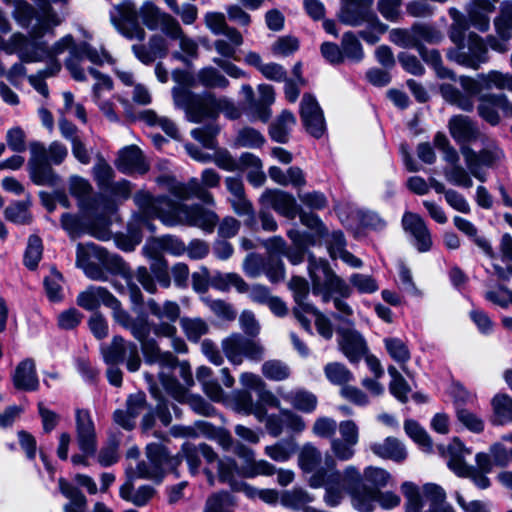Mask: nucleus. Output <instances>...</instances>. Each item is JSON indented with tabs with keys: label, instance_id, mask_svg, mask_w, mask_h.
<instances>
[{
	"label": "nucleus",
	"instance_id": "nucleus-1",
	"mask_svg": "<svg viewBox=\"0 0 512 512\" xmlns=\"http://www.w3.org/2000/svg\"><path fill=\"white\" fill-rule=\"evenodd\" d=\"M134 201L141 211L135 215L129 226V233L115 236L116 246L126 252L133 251L142 241L141 229L147 227L153 231L150 218H158L167 226L188 225L212 232L218 222V216L210 209L200 205L176 203L166 196L154 198L149 193L138 192Z\"/></svg>",
	"mask_w": 512,
	"mask_h": 512
},
{
	"label": "nucleus",
	"instance_id": "nucleus-2",
	"mask_svg": "<svg viewBox=\"0 0 512 512\" xmlns=\"http://www.w3.org/2000/svg\"><path fill=\"white\" fill-rule=\"evenodd\" d=\"M69 51V56L65 61V67L69 71L71 77L78 82L87 80V74L95 79L92 87V98L104 116L111 122H117L119 117L114 110V104L104 98L105 92H111L113 83L109 76L102 74L97 69L87 66L89 61L93 65H103L110 62V55L104 50H97L86 42L75 44L71 35H66L57 41L50 50L38 48L37 50L26 53L22 56L25 62H37L46 57H54Z\"/></svg>",
	"mask_w": 512,
	"mask_h": 512
},
{
	"label": "nucleus",
	"instance_id": "nucleus-3",
	"mask_svg": "<svg viewBox=\"0 0 512 512\" xmlns=\"http://www.w3.org/2000/svg\"><path fill=\"white\" fill-rule=\"evenodd\" d=\"M329 470H319L311 478L312 488L325 489L323 501L329 507L338 506L345 495L351 497L352 506L360 512H372L376 506L377 489L368 488L362 484V475L353 465L343 471L336 469V461L326 459Z\"/></svg>",
	"mask_w": 512,
	"mask_h": 512
},
{
	"label": "nucleus",
	"instance_id": "nucleus-4",
	"mask_svg": "<svg viewBox=\"0 0 512 512\" xmlns=\"http://www.w3.org/2000/svg\"><path fill=\"white\" fill-rule=\"evenodd\" d=\"M309 274L313 294L321 296L324 303L333 300L339 319H345L353 314L351 306L342 299L351 296L352 288L331 269L326 260L310 256Z\"/></svg>",
	"mask_w": 512,
	"mask_h": 512
},
{
	"label": "nucleus",
	"instance_id": "nucleus-5",
	"mask_svg": "<svg viewBox=\"0 0 512 512\" xmlns=\"http://www.w3.org/2000/svg\"><path fill=\"white\" fill-rule=\"evenodd\" d=\"M459 82L466 94H462L450 84L441 85L440 92L447 102L456 105L464 111L473 110V97L479 95L483 90L496 88L499 90L506 89L512 92V74L497 70L479 74L477 78L461 76Z\"/></svg>",
	"mask_w": 512,
	"mask_h": 512
},
{
	"label": "nucleus",
	"instance_id": "nucleus-6",
	"mask_svg": "<svg viewBox=\"0 0 512 512\" xmlns=\"http://www.w3.org/2000/svg\"><path fill=\"white\" fill-rule=\"evenodd\" d=\"M172 94L175 106L183 109L191 122H201L205 118L214 117L218 112H222L229 119H237L241 115L234 102L224 97L217 99L211 93L194 94L177 87Z\"/></svg>",
	"mask_w": 512,
	"mask_h": 512
},
{
	"label": "nucleus",
	"instance_id": "nucleus-7",
	"mask_svg": "<svg viewBox=\"0 0 512 512\" xmlns=\"http://www.w3.org/2000/svg\"><path fill=\"white\" fill-rule=\"evenodd\" d=\"M158 7L150 2H146L138 12L135 5L127 0L114 7L110 12L112 23L119 32L128 39L144 40L145 31L137 23L138 16L150 30H156L159 27L160 18L164 15Z\"/></svg>",
	"mask_w": 512,
	"mask_h": 512
},
{
	"label": "nucleus",
	"instance_id": "nucleus-8",
	"mask_svg": "<svg viewBox=\"0 0 512 512\" xmlns=\"http://www.w3.org/2000/svg\"><path fill=\"white\" fill-rule=\"evenodd\" d=\"M104 362L110 367L107 369V378L110 384L119 387L122 384V371L117 367L119 363H126L130 372H136L141 366L138 346L125 341L121 336H114L109 345L101 347Z\"/></svg>",
	"mask_w": 512,
	"mask_h": 512
},
{
	"label": "nucleus",
	"instance_id": "nucleus-9",
	"mask_svg": "<svg viewBox=\"0 0 512 512\" xmlns=\"http://www.w3.org/2000/svg\"><path fill=\"white\" fill-rule=\"evenodd\" d=\"M401 490L407 500L406 512H421L424 500L428 502V508L424 512H456L453 506L446 502V493L439 485L425 484L420 494L417 486L405 482Z\"/></svg>",
	"mask_w": 512,
	"mask_h": 512
},
{
	"label": "nucleus",
	"instance_id": "nucleus-10",
	"mask_svg": "<svg viewBox=\"0 0 512 512\" xmlns=\"http://www.w3.org/2000/svg\"><path fill=\"white\" fill-rule=\"evenodd\" d=\"M441 455L447 458V465L457 476L470 478L479 489H487L490 486V480L486 473L477 471L476 468L469 466L465 458L472 454V450L466 447L463 442L455 437L447 447H438Z\"/></svg>",
	"mask_w": 512,
	"mask_h": 512
},
{
	"label": "nucleus",
	"instance_id": "nucleus-11",
	"mask_svg": "<svg viewBox=\"0 0 512 512\" xmlns=\"http://www.w3.org/2000/svg\"><path fill=\"white\" fill-rule=\"evenodd\" d=\"M483 148L476 152L470 146H462L460 152L464 158L467 169L473 177L481 182L486 181L483 167L493 168L504 159V152L498 144L487 137H482Z\"/></svg>",
	"mask_w": 512,
	"mask_h": 512
},
{
	"label": "nucleus",
	"instance_id": "nucleus-12",
	"mask_svg": "<svg viewBox=\"0 0 512 512\" xmlns=\"http://www.w3.org/2000/svg\"><path fill=\"white\" fill-rule=\"evenodd\" d=\"M220 179L214 169L208 168L202 171L201 180L191 178L187 183L177 182L171 186L170 192L181 201L196 197L205 204L214 205L213 195L207 189L218 187Z\"/></svg>",
	"mask_w": 512,
	"mask_h": 512
},
{
	"label": "nucleus",
	"instance_id": "nucleus-13",
	"mask_svg": "<svg viewBox=\"0 0 512 512\" xmlns=\"http://www.w3.org/2000/svg\"><path fill=\"white\" fill-rule=\"evenodd\" d=\"M76 441L82 454H75L71 461L74 465L88 466L87 457L94 456L97 450V434L95 424L88 410L75 411Z\"/></svg>",
	"mask_w": 512,
	"mask_h": 512
},
{
	"label": "nucleus",
	"instance_id": "nucleus-14",
	"mask_svg": "<svg viewBox=\"0 0 512 512\" xmlns=\"http://www.w3.org/2000/svg\"><path fill=\"white\" fill-rule=\"evenodd\" d=\"M487 40L476 33H469L467 39L458 47L448 50L447 58L457 64L477 70L489 59Z\"/></svg>",
	"mask_w": 512,
	"mask_h": 512
},
{
	"label": "nucleus",
	"instance_id": "nucleus-15",
	"mask_svg": "<svg viewBox=\"0 0 512 512\" xmlns=\"http://www.w3.org/2000/svg\"><path fill=\"white\" fill-rule=\"evenodd\" d=\"M222 350L233 365H240L243 358L260 361L264 356L263 346L255 341L245 338L239 333H233L221 342Z\"/></svg>",
	"mask_w": 512,
	"mask_h": 512
},
{
	"label": "nucleus",
	"instance_id": "nucleus-16",
	"mask_svg": "<svg viewBox=\"0 0 512 512\" xmlns=\"http://www.w3.org/2000/svg\"><path fill=\"white\" fill-rule=\"evenodd\" d=\"M146 305L149 312L159 320V323L152 326L153 333L158 337H173L177 333L175 323L181 312L179 304L170 300L160 304L149 299Z\"/></svg>",
	"mask_w": 512,
	"mask_h": 512
},
{
	"label": "nucleus",
	"instance_id": "nucleus-17",
	"mask_svg": "<svg viewBox=\"0 0 512 512\" xmlns=\"http://www.w3.org/2000/svg\"><path fill=\"white\" fill-rule=\"evenodd\" d=\"M30 159L28 161L29 173L32 181L37 185L54 186L59 181V176L47 160L46 147L39 141L29 144Z\"/></svg>",
	"mask_w": 512,
	"mask_h": 512
},
{
	"label": "nucleus",
	"instance_id": "nucleus-18",
	"mask_svg": "<svg viewBox=\"0 0 512 512\" xmlns=\"http://www.w3.org/2000/svg\"><path fill=\"white\" fill-rule=\"evenodd\" d=\"M496 35H488L489 47L498 52L505 53L509 50L508 41L512 37V1H504L500 4V13L494 19Z\"/></svg>",
	"mask_w": 512,
	"mask_h": 512
},
{
	"label": "nucleus",
	"instance_id": "nucleus-19",
	"mask_svg": "<svg viewBox=\"0 0 512 512\" xmlns=\"http://www.w3.org/2000/svg\"><path fill=\"white\" fill-rule=\"evenodd\" d=\"M300 117L306 131L315 138H320L326 131L323 111L316 98L309 93L303 95L300 102Z\"/></svg>",
	"mask_w": 512,
	"mask_h": 512
},
{
	"label": "nucleus",
	"instance_id": "nucleus-20",
	"mask_svg": "<svg viewBox=\"0 0 512 512\" xmlns=\"http://www.w3.org/2000/svg\"><path fill=\"white\" fill-rule=\"evenodd\" d=\"M147 462H140L137 465V474L141 478L160 481L166 465L172 461L165 448L157 443L146 447Z\"/></svg>",
	"mask_w": 512,
	"mask_h": 512
},
{
	"label": "nucleus",
	"instance_id": "nucleus-21",
	"mask_svg": "<svg viewBox=\"0 0 512 512\" xmlns=\"http://www.w3.org/2000/svg\"><path fill=\"white\" fill-rule=\"evenodd\" d=\"M160 382L169 395L178 402H188L196 413L204 416H210L214 413V408L208 402L200 396L189 395L187 390L174 377H169L162 372Z\"/></svg>",
	"mask_w": 512,
	"mask_h": 512
},
{
	"label": "nucleus",
	"instance_id": "nucleus-22",
	"mask_svg": "<svg viewBox=\"0 0 512 512\" xmlns=\"http://www.w3.org/2000/svg\"><path fill=\"white\" fill-rule=\"evenodd\" d=\"M260 202L264 207L274 209L278 214L293 220L299 213V207L294 196L278 189H266Z\"/></svg>",
	"mask_w": 512,
	"mask_h": 512
},
{
	"label": "nucleus",
	"instance_id": "nucleus-23",
	"mask_svg": "<svg viewBox=\"0 0 512 512\" xmlns=\"http://www.w3.org/2000/svg\"><path fill=\"white\" fill-rule=\"evenodd\" d=\"M140 345L145 361L149 364H159V375L164 372L167 376L173 377L171 375V371L177 365V358L171 352H162L157 341L150 336L143 341H140Z\"/></svg>",
	"mask_w": 512,
	"mask_h": 512
},
{
	"label": "nucleus",
	"instance_id": "nucleus-24",
	"mask_svg": "<svg viewBox=\"0 0 512 512\" xmlns=\"http://www.w3.org/2000/svg\"><path fill=\"white\" fill-rule=\"evenodd\" d=\"M448 126L452 138L460 145V148L469 146V143L483 137L477 124L467 116L452 117Z\"/></svg>",
	"mask_w": 512,
	"mask_h": 512
},
{
	"label": "nucleus",
	"instance_id": "nucleus-25",
	"mask_svg": "<svg viewBox=\"0 0 512 512\" xmlns=\"http://www.w3.org/2000/svg\"><path fill=\"white\" fill-rule=\"evenodd\" d=\"M289 287L293 292L296 307L293 312L300 324L305 330H310V321L304 315L305 311H314V306L307 302L309 287L307 281L298 276L292 277Z\"/></svg>",
	"mask_w": 512,
	"mask_h": 512
},
{
	"label": "nucleus",
	"instance_id": "nucleus-26",
	"mask_svg": "<svg viewBox=\"0 0 512 512\" xmlns=\"http://www.w3.org/2000/svg\"><path fill=\"white\" fill-rule=\"evenodd\" d=\"M14 6V10L12 12V16L15 21L23 28H28L32 20L36 19V24L32 27L30 31V35L37 39L42 37L47 32L51 31L53 28L44 29L38 25V9L37 7H33L26 0H12L9 5Z\"/></svg>",
	"mask_w": 512,
	"mask_h": 512
},
{
	"label": "nucleus",
	"instance_id": "nucleus-27",
	"mask_svg": "<svg viewBox=\"0 0 512 512\" xmlns=\"http://www.w3.org/2000/svg\"><path fill=\"white\" fill-rule=\"evenodd\" d=\"M404 230L414 238V246L420 252H426L431 248L432 239L424 220L417 214L405 213L402 218Z\"/></svg>",
	"mask_w": 512,
	"mask_h": 512
},
{
	"label": "nucleus",
	"instance_id": "nucleus-28",
	"mask_svg": "<svg viewBox=\"0 0 512 512\" xmlns=\"http://www.w3.org/2000/svg\"><path fill=\"white\" fill-rule=\"evenodd\" d=\"M507 96L505 94H483L479 97L478 114L490 125L495 126L500 122L498 110L506 113Z\"/></svg>",
	"mask_w": 512,
	"mask_h": 512
},
{
	"label": "nucleus",
	"instance_id": "nucleus-29",
	"mask_svg": "<svg viewBox=\"0 0 512 512\" xmlns=\"http://www.w3.org/2000/svg\"><path fill=\"white\" fill-rule=\"evenodd\" d=\"M146 408V398L143 393L131 395L127 399L126 410L118 409L113 414L116 424L126 430H131L135 426L136 418Z\"/></svg>",
	"mask_w": 512,
	"mask_h": 512
},
{
	"label": "nucleus",
	"instance_id": "nucleus-30",
	"mask_svg": "<svg viewBox=\"0 0 512 512\" xmlns=\"http://www.w3.org/2000/svg\"><path fill=\"white\" fill-rule=\"evenodd\" d=\"M77 304L85 310L94 311L101 305L108 308L110 305H115L116 297L104 287L90 286L77 296Z\"/></svg>",
	"mask_w": 512,
	"mask_h": 512
},
{
	"label": "nucleus",
	"instance_id": "nucleus-31",
	"mask_svg": "<svg viewBox=\"0 0 512 512\" xmlns=\"http://www.w3.org/2000/svg\"><path fill=\"white\" fill-rule=\"evenodd\" d=\"M237 454L246 460L245 465L240 468L239 476L243 478H255L257 476H271L276 472L274 465L266 460H255L254 452L251 449L240 447Z\"/></svg>",
	"mask_w": 512,
	"mask_h": 512
},
{
	"label": "nucleus",
	"instance_id": "nucleus-32",
	"mask_svg": "<svg viewBox=\"0 0 512 512\" xmlns=\"http://www.w3.org/2000/svg\"><path fill=\"white\" fill-rule=\"evenodd\" d=\"M116 166L124 173L143 174L148 170L141 150L135 145L124 147L119 151Z\"/></svg>",
	"mask_w": 512,
	"mask_h": 512
},
{
	"label": "nucleus",
	"instance_id": "nucleus-33",
	"mask_svg": "<svg viewBox=\"0 0 512 512\" xmlns=\"http://www.w3.org/2000/svg\"><path fill=\"white\" fill-rule=\"evenodd\" d=\"M495 5L490 0H471L466 6L470 23L479 31L485 32L490 27V14Z\"/></svg>",
	"mask_w": 512,
	"mask_h": 512
},
{
	"label": "nucleus",
	"instance_id": "nucleus-34",
	"mask_svg": "<svg viewBox=\"0 0 512 512\" xmlns=\"http://www.w3.org/2000/svg\"><path fill=\"white\" fill-rule=\"evenodd\" d=\"M12 380L15 388L19 390H37L39 380L36 374L35 362L29 358L21 361L15 368Z\"/></svg>",
	"mask_w": 512,
	"mask_h": 512
},
{
	"label": "nucleus",
	"instance_id": "nucleus-35",
	"mask_svg": "<svg viewBox=\"0 0 512 512\" xmlns=\"http://www.w3.org/2000/svg\"><path fill=\"white\" fill-rule=\"evenodd\" d=\"M114 257L117 256L110 255L105 249L93 243L78 244L76 251V265L83 270L95 262V260H99L103 263H113L116 266Z\"/></svg>",
	"mask_w": 512,
	"mask_h": 512
},
{
	"label": "nucleus",
	"instance_id": "nucleus-36",
	"mask_svg": "<svg viewBox=\"0 0 512 512\" xmlns=\"http://www.w3.org/2000/svg\"><path fill=\"white\" fill-rule=\"evenodd\" d=\"M370 449L378 457L395 462H402L407 457L405 446L394 437H387L382 442L372 443Z\"/></svg>",
	"mask_w": 512,
	"mask_h": 512
},
{
	"label": "nucleus",
	"instance_id": "nucleus-37",
	"mask_svg": "<svg viewBox=\"0 0 512 512\" xmlns=\"http://www.w3.org/2000/svg\"><path fill=\"white\" fill-rule=\"evenodd\" d=\"M340 347L351 362H357L366 352L365 340L362 335L355 330H347L342 333Z\"/></svg>",
	"mask_w": 512,
	"mask_h": 512
},
{
	"label": "nucleus",
	"instance_id": "nucleus-38",
	"mask_svg": "<svg viewBox=\"0 0 512 512\" xmlns=\"http://www.w3.org/2000/svg\"><path fill=\"white\" fill-rule=\"evenodd\" d=\"M327 458H331L335 461V459L331 456L326 455L325 460ZM322 461V454L318 448H316L312 443H306L302 446L298 456V464L301 470L305 473H312L310 478L322 468H319V465ZM326 468L323 470H329L327 464L325 463Z\"/></svg>",
	"mask_w": 512,
	"mask_h": 512
},
{
	"label": "nucleus",
	"instance_id": "nucleus-39",
	"mask_svg": "<svg viewBox=\"0 0 512 512\" xmlns=\"http://www.w3.org/2000/svg\"><path fill=\"white\" fill-rule=\"evenodd\" d=\"M340 11V20L350 26H359L365 18V10L373 3V0H343Z\"/></svg>",
	"mask_w": 512,
	"mask_h": 512
},
{
	"label": "nucleus",
	"instance_id": "nucleus-40",
	"mask_svg": "<svg viewBox=\"0 0 512 512\" xmlns=\"http://www.w3.org/2000/svg\"><path fill=\"white\" fill-rule=\"evenodd\" d=\"M38 9V25L44 29L55 28L62 22V17L52 5L65 4L67 0H31Z\"/></svg>",
	"mask_w": 512,
	"mask_h": 512
},
{
	"label": "nucleus",
	"instance_id": "nucleus-41",
	"mask_svg": "<svg viewBox=\"0 0 512 512\" xmlns=\"http://www.w3.org/2000/svg\"><path fill=\"white\" fill-rule=\"evenodd\" d=\"M278 394L295 409L302 412L310 413L314 411L317 406V397L313 393L303 389L289 392L279 389Z\"/></svg>",
	"mask_w": 512,
	"mask_h": 512
},
{
	"label": "nucleus",
	"instance_id": "nucleus-42",
	"mask_svg": "<svg viewBox=\"0 0 512 512\" xmlns=\"http://www.w3.org/2000/svg\"><path fill=\"white\" fill-rule=\"evenodd\" d=\"M257 91L259 94V98L255 99V106L252 109V115L266 122L271 116L270 106L275 101V91L274 88L269 84H260L257 87Z\"/></svg>",
	"mask_w": 512,
	"mask_h": 512
},
{
	"label": "nucleus",
	"instance_id": "nucleus-43",
	"mask_svg": "<svg viewBox=\"0 0 512 512\" xmlns=\"http://www.w3.org/2000/svg\"><path fill=\"white\" fill-rule=\"evenodd\" d=\"M240 469L235 460L231 458L221 459L218 461V478L222 483L230 486L234 492H242L244 485L247 482L236 479L239 476Z\"/></svg>",
	"mask_w": 512,
	"mask_h": 512
},
{
	"label": "nucleus",
	"instance_id": "nucleus-44",
	"mask_svg": "<svg viewBox=\"0 0 512 512\" xmlns=\"http://www.w3.org/2000/svg\"><path fill=\"white\" fill-rule=\"evenodd\" d=\"M234 409L238 413L254 415L258 421L263 422L266 410L259 403H255L248 391L240 390L234 393Z\"/></svg>",
	"mask_w": 512,
	"mask_h": 512
},
{
	"label": "nucleus",
	"instance_id": "nucleus-45",
	"mask_svg": "<svg viewBox=\"0 0 512 512\" xmlns=\"http://www.w3.org/2000/svg\"><path fill=\"white\" fill-rule=\"evenodd\" d=\"M210 286L222 292L228 291L231 287H234L239 293L248 291V284L237 273L216 271L211 275Z\"/></svg>",
	"mask_w": 512,
	"mask_h": 512
},
{
	"label": "nucleus",
	"instance_id": "nucleus-46",
	"mask_svg": "<svg viewBox=\"0 0 512 512\" xmlns=\"http://www.w3.org/2000/svg\"><path fill=\"white\" fill-rule=\"evenodd\" d=\"M295 124L296 118L294 114L284 110L270 126L269 133L271 138L278 143H286L288 135Z\"/></svg>",
	"mask_w": 512,
	"mask_h": 512
},
{
	"label": "nucleus",
	"instance_id": "nucleus-47",
	"mask_svg": "<svg viewBox=\"0 0 512 512\" xmlns=\"http://www.w3.org/2000/svg\"><path fill=\"white\" fill-rule=\"evenodd\" d=\"M120 497L136 506H144L154 495V489L148 485L134 489L130 481H126L119 491Z\"/></svg>",
	"mask_w": 512,
	"mask_h": 512
},
{
	"label": "nucleus",
	"instance_id": "nucleus-48",
	"mask_svg": "<svg viewBox=\"0 0 512 512\" xmlns=\"http://www.w3.org/2000/svg\"><path fill=\"white\" fill-rule=\"evenodd\" d=\"M223 35L227 38V40H216L214 42L215 50L222 57L236 59V50L243 44V37L241 33L236 29H229L227 30V33Z\"/></svg>",
	"mask_w": 512,
	"mask_h": 512
},
{
	"label": "nucleus",
	"instance_id": "nucleus-49",
	"mask_svg": "<svg viewBox=\"0 0 512 512\" xmlns=\"http://www.w3.org/2000/svg\"><path fill=\"white\" fill-rule=\"evenodd\" d=\"M59 490L71 501L69 504L65 505V512H83V508H85L86 505V498L76 487L65 479L60 478Z\"/></svg>",
	"mask_w": 512,
	"mask_h": 512
},
{
	"label": "nucleus",
	"instance_id": "nucleus-50",
	"mask_svg": "<svg viewBox=\"0 0 512 512\" xmlns=\"http://www.w3.org/2000/svg\"><path fill=\"white\" fill-rule=\"evenodd\" d=\"M324 374L327 380L337 386H347L354 380L352 372L342 363L330 362L324 366Z\"/></svg>",
	"mask_w": 512,
	"mask_h": 512
},
{
	"label": "nucleus",
	"instance_id": "nucleus-51",
	"mask_svg": "<svg viewBox=\"0 0 512 512\" xmlns=\"http://www.w3.org/2000/svg\"><path fill=\"white\" fill-rule=\"evenodd\" d=\"M391 381L389 383L390 393L400 402L406 403L408 401V395L411 393V387L398 371V369L390 365L387 369Z\"/></svg>",
	"mask_w": 512,
	"mask_h": 512
},
{
	"label": "nucleus",
	"instance_id": "nucleus-52",
	"mask_svg": "<svg viewBox=\"0 0 512 512\" xmlns=\"http://www.w3.org/2000/svg\"><path fill=\"white\" fill-rule=\"evenodd\" d=\"M297 444L294 440H281L273 445L266 446L265 454L276 462L288 461L296 452Z\"/></svg>",
	"mask_w": 512,
	"mask_h": 512
},
{
	"label": "nucleus",
	"instance_id": "nucleus-53",
	"mask_svg": "<svg viewBox=\"0 0 512 512\" xmlns=\"http://www.w3.org/2000/svg\"><path fill=\"white\" fill-rule=\"evenodd\" d=\"M385 348L390 355V357L401 365L402 370L410 376L408 370L405 367V364L410 359V351L407 345L398 338H385L384 339Z\"/></svg>",
	"mask_w": 512,
	"mask_h": 512
},
{
	"label": "nucleus",
	"instance_id": "nucleus-54",
	"mask_svg": "<svg viewBox=\"0 0 512 512\" xmlns=\"http://www.w3.org/2000/svg\"><path fill=\"white\" fill-rule=\"evenodd\" d=\"M70 194L78 201V205L84 208L90 201L92 195V186L88 180L73 175L69 178Z\"/></svg>",
	"mask_w": 512,
	"mask_h": 512
},
{
	"label": "nucleus",
	"instance_id": "nucleus-55",
	"mask_svg": "<svg viewBox=\"0 0 512 512\" xmlns=\"http://www.w3.org/2000/svg\"><path fill=\"white\" fill-rule=\"evenodd\" d=\"M236 506L234 498L225 491L208 497L203 512H233Z\"/></svg>",
	"mask_w": 512,
	"mask_h": 512
},
{
	"label": "nucleus",
	"instance_id": "nucleus-56",
	"mask_svg": "<svg viewBox=\"0 0 512 512\" xmlns=\"http://www.w3.org/2000/svg\"><path fill=\"white\" fill-rule=\"evenodd\" d=\"M341 47L345 60L360 62L364 57L362 44L352 32L343 34Z\"/></svg>",
	"mask_w": 512,
	"mask_h": 512
},
{
	"label": "nucleus",
	"instance_id": "nucleus-57",
	"mask_svg": "<svg viewBox=\"0 0 512 512\" xmlns=\"http://www.w3.org/2000/svg\"><path fill=\"white\" fill-rule=\"evenodd\" d=\"M180 324L184 334L192 342H198L209 331L207 322L198 317H184L180 320Z\"/></svg>",
	"mask_w": 512,
	"mask_h": 512
},
{
	"label": "nucleus",
	"instance_id": "nucleus-58",
	"mask_svg": "<svg viewBox=\"0 0 512 512\" xmlns=\"http://www.w3.org/2000/svg\"><path fill=\"white\" fill-rule=\"evenodd\" d=\"M414 37H415V48L418 50L420 47H424V43L437 44L443 39V35L435 27L427 24H415L413 25Z\"/></svg>",
	"mask_w": 512,
	"mask_h": 512
},
{
	"label": "nucleus",
	"instance_id": "nucleus-59",
	"mask_svg": "<svg viewBox=\"0 0 512 512\" xmlns=\"http://www.w3.org/2000/svg\"><path fill=\"white\" fill-rule=\"evenodd\" d=\"M417 51L419 52L423 61L426 62L428 65H430L435 70L438 77L455 79L454 73L442 65L441 55L438 50L427 49L426 47H420V48H418Z\"/></svg>",
	"mask_w": 512,
	"mask_h": 512
},
{
	"label": "nucleus",
	"instance_id": "nucleus-60",
	"mask_svg": "<svg viewBox=\"0 0 512 512\" xmlns=\"http://www.w3.org/2000/svg\"><path fill=\"white\" fill-rule=\"evenodd\" d=\"M492 407L498 424L512 422V398L506 394H498L492 399Z\"/></svg>",
	"mask_w": 512,
	"mask_h": 512
},
{
	"label": "nucleus",
	"instance_id": "nucleus-61",
	"mask_svg": "<svg viewBox=\"0 0 512 512\" xmlns=\"http://www.w3.org/2000/svg\"><path fill=\"white\" fill-rule=\"evenodd\" d=\"M404 429L407 435L413 439L424 452L432 451L433 444L430 436L417 422L413 420L405 421Z\"/></svg>",
	"mask_w": 512,
	"mask_h": 512
},
{
	"label": "nucleus",
	"instance_id": "nucleus-62",
	"mask_svg": "<svg viewBox=\"0 0 512 512\" xmlns=\"http://www.w3.org/2000/svg\"><path fill=\"white\" fill-rule=\"evenodd\" d=\"M446 180L459 187L471 188L473 181L470 171L466 170L460 163L453 166H446L443 170Z\"/></svg>",
	"mask_w": 512,
	"mask_h": 512
},
{
	"label": "nucleus",
	"instance_id": "nucleus-63",
	"mask_svg": "<svg viewBox=\"0 0 512 512\" xmlns=\"http://www.w3.org/2000/svg\"><path fill=\"white\" fill-rule=\"evenodd\" d=\"M456 418L458 422L472 433H481L484 430L485 423L483 418L475 412L465 408L457 407Z\"/></svg>",
	"mask_w": 512,
	"mask_h": 512
},
{
	"label": "nucleus",
	"instance_id": "nucleus-64",
	"mask_svg": "<svg viewBox=\"0 0 512 512\" xmlns=\"http://www.w3.org/2000/svg\"><path fill=\"white\" fill-rule=\"evenodd\" d=\"M199 83L208 88H226L229 81L217 69L205 67L197 74Z\"/></svg>",
	"mask_w": 512,
	"mask_h": 512
}]
</instances>
